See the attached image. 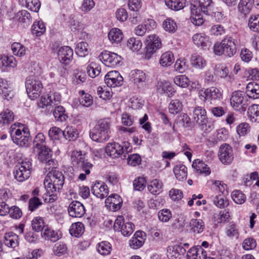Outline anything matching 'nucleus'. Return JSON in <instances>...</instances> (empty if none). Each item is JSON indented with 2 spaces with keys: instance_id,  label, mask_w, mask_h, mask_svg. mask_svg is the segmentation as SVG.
<instances>
[{
  "instance_id": "nucleus-64",
  "label": "nucleus",
  "mask_w": 259,
  "mask_h": 259,
  "mask_svg": "<svg viewBox=\"0 0 259 259\" xmlns=\"http://www.w3.org/2000/svg\"><path fill=\"white\" fill-rule=\"evenodd\" d=\"M169 196L172 200L178 201L183 197V193L179 189L172 188L169 191Z\"/></svg>"
},
{
  "instance_id": "nucleus-13",
  "label": "nucleus",
  "mask_w": 259,
  "mask_h": 259,
  "mask_svg": "<svg viewBox=\"0 0 259 259\" xmlns=\"http://www.w3.org/2000/svg\"><path fill=\"white\" fill-rule=\"evenodd\" d=\"M218 157L223 164H230L234 158L232 148L228 144H222L219 148Z\"/></svg>"
},
{
  "instance_id": "nucleus-37",
  "label": "nucleus",
  "mask_w": 259,
  "mask_h": 259,
  "mask_svg": "<svg viewBox=\"0 0 259 259\" xmlns=\"http://www.w3.org/2000/svg\"><path fill=\"white\" fill-rule=\"evenodd\" d=\"M162 184L157 179L151 181L148 185L149 191L153 195L160 194L162 190Z\"/></svg>"
},
{
  "instance_id": "nucleus-55",
  "label": "nucleus",
  "mask_w": 259,
  "mask_h": 259,
  "mask_svg": "<svg viewBox=\"0 0 259 259\" xmlns=\"http://www.w3.org/2000/svg\"><path fill=\"white\" fill-rule=\"evenodd\" d=\"M232 198L237 204H243L246 200L245 195L240 190H234L232 193Z\"/></svg>"
},
{
  "instance_id": "nucleus-39",
  "label": "nucleus",
  "mask_w": 259,
  "mask_h": 259,
  "mask_svg": "<svg viewBox=\"0 0 259 259\" xmlns=\"http://www.w3.org/2000/svg\"><path fill=\"white\" fill-rule=\"evenodd\" d=\"M182 103L178 99L172 100L168 106V110L170 113L176 114L182 110Z\"/></svg>"
},
{
  "instance_id": "nucleus-52",
  "label": "nucleus",
  "mask_w": 259,
  "mask_h": 259,
  "mask_svg": "<svg viewBox=\"0 0 259 259\" xmlns=\"http://www.w3.org/2000/svg\"><path fill=\"white\" fill-rule=\"evenodd\" d=\"M46 31V26L44 22L38 21L33 24L32 28V32L37 36L42 35Z\"/></svg>"
},
{
  "instance_id": "nucleus-43",
  "label": "nucleus",
  "mask_w": 259,
  "mask_h": 259,
  "mask_svg": "<svg viewBox=\"0 0 259 259\" xmlns=\"http://www.w3.org/2000/svg\"><path fill=\"white\" fill-rule=\"evenodd\" d=\"M97 250L102 255H108L111 250V245L107 241H102L98 244Z\"/></svg>"
},
{
  "instance_id": "nucleus-29",
  "label": "nucleus",
  "mask_w": 259,
  "mask_h": 259,
  "mask_svg": "<svg viewBox=\"0 0 259 259\" xmlns=\"http://www.w3.org/2000/svg\"><path fill=\"white\" fill-rule=\"evenodd\" d=\"M90 136L93 141L100 143L104 142L109 138V135L99 132L95 127L90 132Z\"/></svg>"
},
{
  "instance_id": "nucleus-63",
  "label": "nucleus",
  "mask_w": 259,
  "mask_h": 259,
  "mask_svg": "<svg viewBox=\"0 0 259 259\" xmlns=\"http://www.w3.org/2000/svg\"><path fill=\"white\" fill-rule=\"evenodd\" d=\"M49 136L52 140H59L62 135L63 131L57 127H53L49 131Z\"/></svg>"
},
{
  "instance_id": "nucleus-41",
  "label": "nucleus",
  "mask_w": 259,
  "mask_h": 259,
  "mask_svg": "<svg viewBox=\"0 0 259 259\" xmlns=\"http://www.w3.org/2000/svg\"><path fill=\"white\" fill-rule=\"evenodd\" d=\"M41 235L45 239L50 240L53 242L56 241L59 238L58 233L49 228L48 226L44 229V232Z\"/></svg>"
},
{
  "instance_id": "nucleus-1",
  "label": "nucleus",
  "mask_w": 259,
  "mask_h": 259,
  "mask_svg": "<svg viewBox=\"0 0 259 259\" xmlns=\"http://www.w3.org/2000/svg\"><path fill=\"white\" fill-rule=\"evenodd\" d=\"M10 134L13 142L21 147H27L30 143V134L27 127L20 123L12 125Z\"/></svg>"
},
{
  "instance_id": "nucleus-20",
  "label": "nucleus",
  "mask_w": 259,
  "mask_h": 259,
  "mask_svg": "<svg viewBox=\"0 0 259 259\" xmlns=\"http://www.w3.org/2000/svg\"><path fill=\"white\" fill-rule=\"evenodd\" d=\"M92 191L95 196L100 199L105 198L109 193L108 187L103 182H96L92 186Z\"/></svg>"
},
{
  "instance_id": "nucleus-33",
  "label": "nucleus",
  "mask_w": 259,
  "mask_h": 259,
  "mask_svg": "<svg viewBox=\"0 0 259 259\" xmlns=\"http://www.w3.org/2000/svg\"><path fill=\"white\" fill-rule=\"evenodd\" d=\"M186 0H164L165 5L170 9L179 11L185 6Z\"/></svg>"
},
{
  "instance_id": "nucleus-35",
  "label": "nucleus",
  "mask_w": 259,
  "mask_h": 259,
  "mask_svg": "<svg viewBox=\"0 0 259 259\" xmlns=\"http://www.w3.org/2000/svg\"><path fill=\"white\" fill-rule=\"evenodd\" d=\"M63 136L68 141H74L78 136V133L76 128L72 126H67L63 131Z\"/></svg>"
},
{
  "instance_id": "nucleus-21",
  "label": "nucleus",
  "mask_w": 259,
  "mask_h": 259,
  "mask_svg": "<svg viewBox=\"0 0 259 259\" xmlns=\"http://www.w3.org/2000/svg\"><path fill=\"white\" fill-rule=\"evenodd\" d=\"M206 255V251L201 246L194 247L188 250L187 258V259H204Z\"/></svg>"
},
{
  "instance_id": "nucleus-56",
  "label": "nucleus",
  "mask_w": 259,
  "mask_h": 259,
  "mask_svg": "<svg viewBox=\"0 0 259 259\" xmlns=\"http://www.w3.org/2000/svg\"><path fill=\"white\" fill-rule=\"evenodd\" d=\"M11 93V88L8 81L3 78H0V94L3 95L5 98L9 97Z\"/></svg>"
},
{
  "instance_id": "nucleus-49",
  "label": "nucleus",
  "mask_w": 259,
  "mask_h": 259,
  "mask_svg": "<svg viewBox=\"0 0 259 259\" xmlns=\"http://www.w3.org/2000/svg\"><path fill=\"white\" fill-rule=\"evenodd\" d=\"M95 127L97 128L99 132L104 133L105 135H109L110 132V123L107 120L102 119L99 120Z\"/></svg>"
},
{
  "instance_id": "nucleus-44",
  "label": "nucleus",
  "mask_w": 259,
  "mask_h": 259,
  "mask_svg": "<svg viewBox=\"0 0 259 259\" xmlns=\"http://www.w3.org/2000/svg\"><path fill=\"white\" fill-rule=\"evenodd\" d=\"M248 26L251 31L255 32H259V14L251 15L250 17Z\"/></svg>"
},
{
  "instance_id": "nucleus-46",
  "label": "nucleus",
  "mask_w": 259,
  "mask_h": 259,
  "mask_svg": "<svg viewBox=\"0 0 259 259\" xmlns=\"http://www.w3.org/2000/svg\"><path fill=\"white\" fill-rule=\"evenodd\" d=\"M163 28L166 31L173 33L177 29V25L174 20L167 18L163 22Z\"/></svg>"
},
{
  "instance_id": "nucleus-26",
  "label": "nucleus",
  "mask_w": 259,
  "mask_h": 259,
  "mask_svg": "<svg viewBox=\"0 0 259 259\" xmlns=\"http://www.w3.org/2000/svg\"><path fill=\"white\" fill-rule=\"evenodd\" d=\"M246 93L250 98L257 99L259 97V85L254 81L249 82L246 88Z\"/></svg>"
},
{
  "instance_id": "nucleus-36",
  "label": "nucleus",
  "mask_w": 259,
  "mask_h": 259,
  "mask_svg": "<svg viewBox=\"0 0 259 259\" xmlns=\"http://www.w3.org/2000/svg\"><path fill=\"white\" fill-rule=\"evenodd\" d=\"M214 205L220 208H224L229 205L228 199L223 195H215L212 199Z\"/></svg>"
},
{
  "instance_id": "nucleus-10",
  "label": "nucleus",
  "mask_w": 259,
  "mask_h": 259,
  "mask_svg": "<svg viewBox=\"0 0 259 259\" xmlns=\"http://www.w3.org/2000/svg\"><path fill=\"white\" fill-rule=\"evenodd\" d=\"M198 96L200 99L203 102L208 101L211 104L222 99V93L221 90L214 87L199 91Z\"/></svg>"
},
{
  "instance_id": "nucleus-38",
  "label": "nucleus",
  "mask_w": 259,
  "mask_h": 259,
  "mask_svg": "<svg viewBox=\"0 0 259 259\" xmlns=\"http://www.w3.org/2000/svg\"><path fill=\"white\" fill-rule=\"evenodd\" d=\"M15 18L18 21L26 24H29L31 20L30 13L26 10L19 11L16 14Z\"/></svg>"
},
{
  "instance_id": "nucleus-45",
  "label": "nucleus",
  "mask_w": 259,
  "mask_h": 259,
  "mask_svg": "<svg viewBox=\"0 0 259 259\" xmlns=\"http://www.w3.org/2000/svg\"><path fill=\"white\" fill-rule=\"evenodd\" d=\"M75 51L79 56L84 57L89 53V45L86 42H80L77 44Z\"/></svg>"
},
{
  "instance_id": "nucleus-47",
  "label": "nucleus",
  "mask_w": 259,
  "mask_h": 259,
  "mask_svg": "<svg viewBox=\"0 0 259 259\" xmlns=\"http://www.w3.org/2000/svg\"><path fill=\"white\" fill-rule=\"evenodd\" d=\"M11 50L14 55L23 56L25 54V47L19 42H14L11 45Z\"/></svg>"
},
{
  "instance_id": "nucleus-40",
  "label": "nucleus",
  "mask_w": 259,
  "mask_h": 259,
  "mask_svg": "<svg viewBox=\"0 0 259 259\" xmlns=\"http://www.w3.org/2000/svg\"><path fill=\"white\" fill-rule=\"evenodd\" d=\"M32 229L36 232H40L45 229L47 226L45 224L44 219L39 217L34 218L32 221Z\"/></svg>"
},
{
  "instance_id": "nucleus-4",
  "label": "nucleus",
  "mask_w": 259,
  "mask_h": 259,
  "mask_svg": "<svg viewBox=\"0 0 259 259\" xmlns=\"http://www.w3.org/2000/svg\"><path fill=\"white\" fill-rule=\"evenodd\" d=\"M71 163L73 166L82 169L85 174L81 173L78 176V179L83 181L86 179V175L90 174V168H92L93 164L85 159L84 155L81 151H73L71 155Z\"/></svg>"
},
{
  "instance_id": "nucleus-15",
  "label": "nucleus",
  "mask_w": 259,
  "mask_h": 259,
  "mask_svg": "<svg viewBox=\"0 0 259 259\" xmlns=\"http://www.w3.org/2000/svg\"><path fill=\"white\" fill-rule=\"evenodd\" d=\"M193 119L202 130L206 126L207 118L206 112L201 107H196L193 110Z\"/></svg>"
},
{
  "instance_id": "nucleus-17",
  "label": "nucleus",
  "mask_w": 259,
  "mask_h": 259,
  "mask_svg": "<svg viewBox=\"0 0 259 259\" xmlns=\"http://www.w3.org/2000/svg\"><path fill=\"white\" fill-rule=\"evenodd\" d=\"M73 52L72 49L68 46L60 47L58 51L59 60L65 65L70 63L73 58Z\"/></svg>"
},
{
  "instance_id": "nucleus-18",
  "label": "nucleus",
  "mask_w": 259,
  "mask_h": 259,
  "mask_svg": "<svg viewBox=\"0 0 259 259\" xmlns=\"http://www.w3.org/2000/svg\"><path fill=\"white\" fill-rule=\"evenodd\" d=\"M146 238V235L145 232L141 231H137L129 241L130 247L134 249L140 248L144 244Z\"/></svg>"
},
{
  "instance_id": "nucleus-48",
  "label": "nucleus",
  "mask_w": 259,
  "mask_h": 259,
  "mask_svg": "<svg viewBox=\"0 0 259 259\" xmlns=\"http://www.w3.org/2000/svg\"><path fill=\"white\" fill-rule=\"evenodd\" d=\"M55 118L57 121H63L66 119L67 116L65 114V109L62 106H57L53 112Z\"/></svg>"
},
{
  "instance_id": "nucleus-54",
  "label": "nucleus",
  "mask_w": 259,
  "mask_h": 259,
  "mask_svg": "<svg viewBox=\"0 0 259 259\" xmlns=\"http://www.w3.org/2000/svg\"><path fill=\"white\" fill-rule=\"evenodd\" d=\"M251 8V4L248 2V0H240L238 5L239 11L244 15L250 12Z\"/></svg>"
},
{
  "instance_id": "nucleus-60",
  "label": "nucleus",
  "mask_w": 259,
  "mask_h": 259,
  "mask_svg": "<svg viewBox=\"0 0 259 259\" xmlns=\"http://www.w3.org/2000/svg\"><path fill=\"white\" fill-rule=\"evenodd\" d=\"M53 251L57 256H61L67 252V247L62 242L57 243L53 247Z\"/></svg>"
},
{
  "instance_id": "nucleus-19",
  "label": "nucleus",
  "mask_w": 259,
  "mask_h": 259,
  "mask_svg": "<svg viewBox=\"0 0 259 259\" xmlns=\"http://www.w3.org/2000/svg\"><path fill=\"white\" fill-rule=\"evenodd\" d=\"M122 203V198L116 194H111L105 200L106 206L113 211L119 209Z\"/></svg>"
},
{
  "instance_id": "nucleus-11",
  "label": "nucleus",
  "mask_w": 259,
  "mask_h": 259,
  "mask_svg": "<svg viewBox=\"0 0 259 259\" xmlns=\"http://www.w3.org/2000/svg\"><path fill=\"white\" fill-rule=\"evenodd\" d=\"M114 229L115 231L120 232L124 236H129L134 232L135 229L134 225L131 222H124L122 216L119 215L115 221Z\"/></svg>"
},
{
  "instance_id": "nucleus-62",
  "label": "nucleus",
  "mask_w": 259,
  "mask_h": 259,
  "mask_svg": "<svg viewBox=\"0 0 259 259\" xmlns=\"http://www.w3.org/2000/svg\"><path fill=\"white\" fill-rule=\"evenodd\" d=\"M146 184V181L145 178L138 177L133 181V186L136 190H143Z\"/></svg>"
},
{
  "instance_id": "nucleus-14",
  "label": "nucleus",
  "mask_w": 259,
  "mask_h": 259,
  "mask_svg": "<svg viewBox=\"0 0 259 259\" xmlns=\"http://www.w3.org/2000/svg\"><path fill=\"white\" fill-rule=\"evenodd\" d=\"M99 59L105 65L107 63L111 64L112 65H117L122 60L120 56L107 51L102 52L99 56Z\"/></svg>"
},
{
  "instance_id": "nucleus-61",
  "label": "nucleus",
  "mask_w": 259,
  "mask_h": 259,
  "mask_svg": "<svg viewBox=\"0 0 259 259\" xmlns=\"http://www.w3.org/2000/svg\"><path fill=\"white\" fill-rule=\"evenodd\" d=\"M218 217L217 222V223H225L229 221L230 219V215L229 211L226 210L221 211L219 214H215L214 217L215 218Z\"/></svg>"
},
{
  "instance_id": "nucleus-24",
  "label": "nucleus",
  "mask_w": 259,
  "mask_h": 259,
  "mask_svg": "<svg viewBox=\"0 0 259 259\" xmlns=\"http://www.w3.org/2000/svg\"><path fill=\"white\" fill-rule=\"evenodd\" d=\"M108 37L112 44H118L122 40L123 35L121 30L117 28H113L108 32Z\"/></svg>"
},
{
  "instance_id": "nucleus-2",
  "label": "nucleus",
  "mask_w": 259,
  "mask_h": 259,
  "mask_svg": "<svg viewBox=\"0 0 259 259\" xmlns=\"http://www.w3.org/2000/svg\"><path fill=\"white\" fill-rule=\"evenodd\" d=\"M213 3L212 0H199L198 6L196 4H191L190 9L193 15L192 21L195 25L200 26L204 21L201 16V13L206 15H209V12L212 10Z\"/></svg>"
},
{
  "instance_id": "nucleus-58",
  "label": "nucleus",
  "mask_w": 259,
  "mask_h": 259,
  "mask_svg": "<svg viewBox=\"0 0 259 259\" xmlns=\"http://www.w3.org/2000/svg\"><path fill=\"white\" fill-rule=\"evenodd\" d=\"M174 80L176 85L182 88H186L189 85V79L185 75L177 76Z\"/></svg>"
},
{
  "instance_id": "nucleus-7",
  "label": "nucleus",
  "mask_w": 259,
  "mask_h": 259,
  "mask_svg": "<svg viewBox=\"0 0 259 259\" xmlns=\"http://www.w3.org/2000/svg\"><path fill=\"white\" fill-rule=\"evenodd\" d=\"M132 150V147L128 142H124L123 145L117 143H108L105 148V152L107 155L112 158L120 157L122 154L126 157L125 154Z\"/></svg>"
},
{
  "instance_id": "nucleus-8",
  "label": "nucleus",
  "mask_w": 259,
  "mask_h": 259,
  "mask_svg": "<svg viewBox=\"0 0 259 259\" xmlns=\"http://www.w3.org/2000/svg\"><path fill=\"white\" fill-rule=\"evenodd\" d=\"M31 172V163L27 159L19 162L15 167L14 175L19 182H22L27 180Z\"/></svg>"
},
{
  "instance_id": "nucleus-32",
  "label": "nucleus",
  "mask_w": 259,
  "mask_h": 259,
  "mask_svg": "<svg viewBox=\"0 0 259 259\" xmlns=\"http://www.w3.org/2000/svg\"><path fill=\"white\" fill-rule=\"evenodd\" d=\"M192 167L201 174H204L206 176L210 174V170L207 165L203 161L195 160L193 162Z\"/></svg>"
},
{
  "instance_id": "nucleus-28",
  "label": "nucleus",
  "mask_w": 259,
  "mask_h": 259,
  "mask_svg": "<svg viewBox=\"0 0 259 259\" xmlns=\"http://www.w3.org/2000/svg\"><path fill=\"white\" fill-rule=\"evenodd\" d=\"M190 227L193 233L200 234L203 231L205 225L202 220L193 219L190 222Z\"/></svg>"
},
{
  "instance_id": "nucleus-5",
  "label": "nucleus",
  "mask_w": 259,
  "mask_h": 259,
  "mask_svg": "<svg viewBox=\"0 0 259 259\" xmlns=\"http://www.w3.org/2000/svg\"><path fill=\"white\" fill-rule=\"evenodd\" d=\"M213 50L215 54L217 55L224 54L229 57L233 56L236 52L234 39L231 37H225L221 44L214 45Z\"/></svg>"
},
{
  "instance_id": "nucleus-6",
  "label": "nucleus",
  "mask_w": 259,
  "mask_h": 259,
  "mask_svg": "<svg viewBox=\"0 0 259 259\" xmlns=\"http://www.w3.org/2000/svg\"><path fill=\"white\" fill-rule=\"evenodd\" d=\"M25 87L28 96L31 100L38 97L43 88L41 81L37 76L33 75L26 78Z\"/></svg>"
},
{
  "instance_id": "nucleus-31",
  "label": "nucleus",
  "mask_w": 259,
  "mask_h": 259,
  "mask_svg": "<svg viewBox=\"0 0 259 259\" xmlns=\"http://www.w3.org/2000/svg\"><path fill=\"white\" fill-rule=\"evenodd\" d=\"M13 112L9 109H6L0 113V124H8L14 120Z\"/></svg>"
},
{
  "instance_id": "nucleus-3",
  "label": "nucleus",
  "mask_w": 259,
  "mask_h": 259,
  "mask_svg": "<svg viewBox=\"0 0 259 259\" xmlns=\"http://www.w3.org/2000/svg\"><path fill=\"white\" fill-rule=\"evenodd\" d=\"M64 180L45 179L44 184L46 190V193L43 196L46 203H52L57 199V193L59 192L64 185Z\"/></svg>"
},
{
  "instance_id": "nucleus-25",
  "label": "nucleus",
  "mask_w": 259,
  "mask_h": 259,
  "mask_svg": "<svg viewBox=\"0 0 259 259\" xmlns=\"http://www.w3.org/2000/svg\"><path fill=\"white\" fill-rule=\"evenodd\" d=\"M19 3L22 7L34 12H37L40 8L39 0H19Z\"/></svg>"
},
{
  "instance_id": "nucleus-30",
  "label": "nucleus",
  "mask_w": 259,
  "mask_h": 259,
  "mask_svg": "<svg viewBox=\"0 0 259 259\" xmlns=\"http://www.w3.org/2000/svg\"><path fill=\"white\" fill-rule=\"evenodd\" d=\"M247 116L252 122H259V105L253 104L247 110Z\"/></svg>"
},
{
  "instance_id": "nucleus-42",
  "label": "nucleus",
  "mask_w": 259,
  "mask_h": 259,
  "mask_svg": "<svg viewBox=\"0 0 259 259\" xmlns=\"http://www.w3.org/2000/svg\"><path fill=\"white\" fill-rule=\"evenodd\" d=\"M79 93L81 94V96L79 98L80 104L83 107H90L93 103L92 96L89 94L85 93L84 91H81Z\"/></svg>"
},
{
  "instance_id": "nucleus-22",
  "label": "nucleus",
  "mask_w": 259,
  "mask_h": 259,
  "mask_svg": "<svg viewBox=\"0 0 259 259\" xmlns=\"http://www.w3.org/2000/svg\"><path fill=\"white\" fill-rule=\"evenodd\" d=\"M33 151L36 154L37 159L41 162H45L52 157L51 151L46 146L41 148H34Z\"/></svg>"
},
{
  "instance_id": "nucleus-23",
  "label": "nucleus",
  "mask_w": 259,
  "mask_h": 259,
  "mask_svg": "<svg viewBox=\"0 0 259 259\" xmlns=\"http://www.w3.org/2000/svg\"><path fill=\"white\" fill-rule=\"evenodd\" d=\"M163 130H165V138L167 140L170 141L173 139L172 133L175 132L174 125H172L167 116L163 113Z\"/></svg>"
},
{
  "instance_id": "nucleus-12",
  "label": "nucleus",
  "mask_w": 259,
  "mask_h": 259,
  "mask_svg": "<svg viewBox=\"0 0 259 259\" xmlns=\"http://www.w3.org/2000/svg\"><path fill=\"white\" fill-rule=\"evenodd\" d=\"M230 102L231 106L235 110L241 112L245 111L247 104L245 100V95L242 92H234L232 94Z\"/></svg>"
},
{
  "instance_id": "nucleus-34",
  "label": "nucleus",
  "mask_w": 259,
  "mask_h": 259,
  "mask_svg": "<svg viewBox=\"0 0 259 259\" xmlns=\"http://www.w3.org/2000/svg\"><path fill=\"white\" fill-rule=\"evenodd\" d=\"M84 231V225L80 222L72 224L69 229L70 234L75 237L80 236L83 233Z\"/></svg>"
},
{
  "instance_id": "nucleus-51",
  "label": "nucleus",
  "mask_w": 259,
  "mask_h": 259,
  "mask_svg": "<svg viewBox=\"0 0 259 259\" xmlns=\"http://www.w3.org/2000/svg\"><path fill=\"white\" fill-rule=\"evenodd\" d=\"M5 245L9 247L15 248L18 245V236L16 234L9 235L6 234L5 236Z\"/></svg>"
},
{
  "instance_id": "nucleus-16",
  "label": "nucleus",
  "mask_w": 259,
  "mask_h": 259,
  "mask_svg": "<svg viewBox=\"0 0 259 259\" xmlns=\"http://www.w3.org/2000/svg\"><path fill=\"white\" fill-rule=\"evenodd\" d=\"M69 215L73 218H81L85 213L83 205L78 201H72L68 207Z\"/></svg>"
},
{
  "instance_id": "nucleus-50",
  "label": "nucleus",
  "mask_w": 259,
  "mask_h": 259,
  "mask_svg": "<svg viewBox=\"0 0 259 259\" xmlns=\"http://www.w3.org/2000/svg\"><path fill=\"white\" fill-rule=\"evenodd\" d=\"M142 42L140 40L134 37L130 38L127 42V47L133 51H138L142 47Z\"/></svg>"
},
{
  "instance_id": "nucleus-53",
  "label": "nucleus",
  "mask_w": 259,
  "mask_h": 259,
  "mask_svg": "<svg viewBox=\"0 0 259 259\" xmlns=\"http://www.w3.org/2000/svg\"><path fill=\"white\" fill-rule=\"evenodd\" d=\"M131 77L136 83L143 82L146 79L145 74L140 70L132 71L131 72Z\"/></svg>"
},
{
  "instance_id": "nucleus-57",
  "label": "nucleus",
  "mask_w": 259,
  "mask_h": 259,
  "mask_svg": "<svg viewBox=\"0 0 259 259\" xmlns=\"http://www.w3.org/2000/svg\"><path fill=\"white\" fill-rule=\"evenodd\" d=\"M194 43L198 46H205L206 41L207 38L204 34L197 33L194 35L192 37Z\"/></svg>"
},
{
  "instance_id": "nucleus-9",
  "label": "nucleus",
  "mask_w": 259,
  "mask_h": 259,
  "mask_svg": "<svg viewBox=\"0 0 259 259\" xmlns=\"http://www.w3.org/2000/svg\"><path fill=\"white\" fill-rule=\"evenodd\" d=\"M145 58L149 59L152 55L160 48L161 42L159 37L155 34H151L147 36L144 41Z\"/></svg>"
},
{
  "instance_id": "nucleus-27",
  "label": "nucleus",
  "mask_w": 259,
  "mask_h": 259,
  "mask_svg": "<svg viewBox=\"0 0 259 259\" xmlns=\"http://www.w3.org/2000/svg\"><path fill=\"white\" fill-rule=\"evenodd\" d=\"M173 171L177 179L180 181L185 180L187 176V168L183 164L176 165Z\"/></svg>"
},
{
  "instance_id": "nucleus-59",
  "label": "nucleus",
  "mask_w": 259,
  "mask_h": 259,
  "mask_svg": "<svg viewBox=\"0 0 259 259\" xmlns=\"http://www.w3.org/2000/svg\"><path fill=\"white\" fill-rule=\"evenodd\" d=\"M123 78L122 76H119L117 78H107L105 79V82L107 85L111 88H115L120 86L122 84Z\"/></svg>"
}]
</instances>
